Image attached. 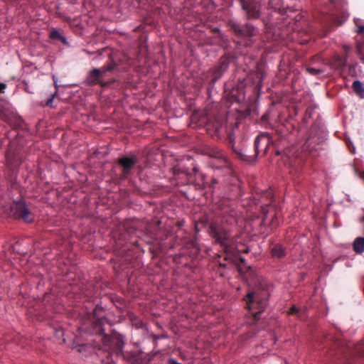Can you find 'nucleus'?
<instances>
[{
  "mask_svg": "<svg viewBox=\"0 0 364 364\" xmlns=\"http://www.w3.org/2000/svg\"><path fill=\"white\" fill-rule=\"evenodd\" d=\"M236 223V212L230 208L223 209L221 213V221L212 222L209 226V233L219 244L226 255L225 259H230L236 249L235 242L230 231L223 223L232 225Z\"/></svg>",
  "mask_w": 364,
  "mask_h": 364,
  "instance_id": "nucleus-1",
  "label": "nucleus"
},
{
  "mask_svg": "<svg viewBox=\"0 0 364 364\" xmlns=\"http://www.w3.org/2000/svg\"><path fill=\"white\" fill-rule=\"evenodd\" d=\"M321 139L310 132L309 137L302 146L301 152L308 151L311 154L314 151L320 149ZM283 161L289 169V174L294 178H299L303 173L304 165L306 161V154L300 153L299 150L292 148L288 150L283 157Z\"/></svg>",
  "mask_w": 364,
  "mask_h": 364,
  "instance_id": "nucleus-2",
  "label": "nucleus"
},
{
  "mask_svg": "<svg viewBox=\"0 0 364 364\" xmlns=\"http://www.w3.org/2000/svg\"><path fill=\"white\" fill-rule=\"evenodd\" d=\"M267 296L266 291H263L262 295L257 291H250L244 299L247 308L250 311H257L253 313V320L255 322L260 319V314L263 312L267 306Z\"/></svg>",
  "mask_w": 364,
  "mask_h": 364,
  "instance_id": "nucleus-3",
  "label": "nucleus"
},
{
  "mask_svg": "<svg viewBox=\"0 0 364 364\" xmlns=\"http://www.w3.org/2000/svg\"><path fill=\"white\" fill-rule=\"evenodd\" d=\"M228 26L230 30L238 38H251L257 35V28L250 23L240 24L234 20H229Z\"/></svg>",
  "mask_w": 364,
  "mask_h": 364,
  "instance_id": "nucleus-4",
  "label": "nucleus"
},
{
  "mask_svg": "<svg viewBox=\"0 0 364 364\" xmlns=\"http://www.w3.org/2000/svg\"><path fill=\"white\" fill-rule=\"evenodd\" d=\"M229 58L223 55L220 58L218 65L209 70L206 78H210L209 82L210 86H213L222 77L229 67Z\"/></svg>",
  "mask_w": 364,
  "mask_h": 364,
  "instance_id": "nucleus-5",
  "label": "nucleus"
},
{
  "mask_svg": "<svg viewBox=\"0 0 364 364\" xmlns=\"http://www.w3.org/2000/svg\"><path fill=\"white\" fill-rule=\"evenodd\" d=\"M203 151L205 155H207L213 159L210 162L213 167L220 168L228 165V159L221 149L216 147L208 146L206 147Z\"/></svg>",
  "mask_w": 364,
  "mask_h": 364,
  "instance_id": "nucleus-6",
  "label": "nucleus"
},
{
  "mask_svg": "<svg viewBox=\"0 0 364 364\" xmlns=\"http://www.w3.org/2000/svg\"><path fill=\"white\" fill-rule=\"evenodd\" d=\"M11 210L16 219H21L27 223H31L34 220L33 214L23 201L14 202L11 206Z\"/></svg>",
  "mask_w": 364,
  "mask_h": 364,
  "instance_id": "nucleus-7",
  "label": "nucleus"
},
{
  "mask_svg": "<svg viewBox=\"0 0 364 364\" xmlns=\"http://www.w3.org/2000/svg\"><path fill=\"white\" fill-rule=\"evenodd\" d=\"M244 11L247 20L257 19L260 17V5L255 0H237Z\"/></svg>",
  "mask_w": 364,
  "mask_h": 364,
  "instance_id": "nucleus-8",
  "label": "nucleus"
},
{
  "mask_svg": "<svg viewBox=\"0 0 364 364\" xmlns=\"http://www.w3.org/2000/svg\"><path fill=\"white\" fill-rule=\"evenodd\" d=\"M334 347H338V351L343 354H350L352 355H364V342L357 344L348 343L346 346L341 341H335Z\"/></svg>",
  "mask_w": 364,
  "mask_h": 364,
  "instance_id": "nucleus-9",
  "label": "nucleus"
},
{
  "mask_svg": "<svg viewBox=\"0 0 364 364\" xmlns=\"http://www.w3.org/2000/svg\"><path fill=\"white\" fill-rule=\"evenodd\" d=\"M112 80H105L100 76V70L97 68H93L90 70L85 80V84L87 86L93 87L99 85L102 87H106L112 83Z\"/></svg>",
  "mask_w": 364,
  "mask_h": 364,
  "instance_id": "nucleus-10",
  "label": "nucleus"
},
{
  "mask_svg": "<svg viewBox=\"0 0 364 364\" xmlns=\"http://www.w3.org/2000/svg\"><path fill=\"white\" fill-rule=\"evenodd\" d=\"M225 120L221 117H216L213 121H210L206 125L208 132L212 136H216L218 139L222 136L225 130Z\"/></svg>",
  "mask_w": 364,
  "mask_h": 364,
  "instance_id": "nucleus-11",
  "label": "nucleus"
},
{
  "mask_svg": "<svg viewBox=\"0 0 364 364\" xmlns=\"http://www.w3.org/2000/svg\"><path fill=\"white\" fill-rule=\"evenodd\" d=\"M137 163V159L135 156H123L118 160L119 165L122 167V178H127L130 175L132 169Z\"/></svg>",
  "mask_w": 364,
  "mask_h": 364,
  "instance_id": "nucleus-12",
  "label": "nucleus"
},
{
  "mask_svg": "<svg viewBox=\"0 0 364 364\" xmlns=\"http://www.w3.org/2000/svg\"><path fill=\"white\" fill-rule=\"evenodd\" d=\"M343 49L345 52L347 53L350 48L348 46H344ZM347 63V54L346 56L342 57L338 55H333L329 61L330 66L334 70H343Z\"/></svg>",
  "mask_w": 364,
  "mask_h": 364,
  "instance_id": "nucleus-13",
  "label": "nucleus"
},
{
  "mask_svg": "<svg viewBox=\"0 0 364 364\" xmlns=\"http://www.w3.org/2000/svg\"><path fill=\"white\" fill-rule=\"evenodd\" d=\"M269 6L270 9L278 11L282 16L294 11L292 6L284 4V0H269Z\"/></svg>",
  "mask_w": 364,
  "mask_h": 364,
  "instance_id": "nucleus-14",
  "label": "nucleus"
},
{
  "mask_svg": "<svg viewBox=\"0 0 364 364\" xmlns=\"http://www.w3.org/2000/svg\"><path fill=\"white\" fill-rule=\"evenodd\" d=\"M112 343L114 347V350L117 355H122L125 353L124 347L125 345V340L123 335L115 333L112 338Z\"/></svg>",
  "mask_w": 364,
  "mask_h": 364,
  "instance_id": "nucleus-15",
  "label": "nucleus"
},
{
  "mask_svg": "<svg viewBox=\"0 0 364 364\" xmlns=\"http://www.w3.org/2000/svg\"><path fill=\"white\" fill-rule=\"evenodd\" d=\"M122 356L127 364H142L143 354L140 351H125Z\"/></svg>",
  "mask_w": 364,
  "mask_h": 364,
  "instance_id": "nucleus-16",
  "label": "nucleus"
},
{
  "mask_svg": "<svg viewBox=\"0 0 364 364\" xmlns=\"http://www.w3.org/2000/svg\"><path fill=\"white\" fill-rule=\"evenodd\" d=\"M262 143L265 146V150L267 149L268 145L270 143V139L267 134H260L256 137L254 142V147L255 150V154H259V148L260 144Z\"/></svg>",
  "mask_w": 364,
  "mask_h": 364,
  "instance_id": "nucleus-17",
  "label": "nucleus"
},
{
  "mask_svg": "<svg viewBox=\"0 0 364 364\" xmlns=\"http://www.w3.org/2000/svg\"><path fill=\"white\" fill-rule=\"evenodd\" d=\"M229 97L233 101H241L243 99V89L239 86L233 87L229 93Z\"/></svg>",
  "mask_w": 364,
  "mask_h": 364,
  "instance_id": "nucleus-18",
  "label": "nucleus"
},
{
  "mask_svg": "<svg viewBox=\"0 0 364 364\" xmlns=\"http://www.w3.org/2000/svg\"><path fill=\"white\" fill-rule=\"evenodd\" d=\"M353 249L357 254L364 252V237H358L355 239L353 243Z\"/></svg>",
  "mask_w": 364,
  "mask_h": 364,
  "instance_id": "nucleus-19",
  "label": "nucleus"
},
{
  "mask_svg": "<svg viewBox=\"0 0 364 364\" xmlns=\"http://www.w3.org/2000/svg\"><path fill=\"white\" fill-rule=\"evenodd\" d=\"M117 66L114 61L112 60L108 65H105L100 68H97L100 70V76L103 79L107 75V73L112 72Z\"/></svg>",
  "mask_w": 364,
  "mask_h": 364,
  "instance_id": "nucleus-20",
  "label": "nucleus"
},
{
  "mask_svg": "<svg viewBox=\"0 0 364 364\" xmlns=\"http://www.w3.org/2000/svg\"><path fill=\"white\" fill-rule=\"evenodd\" d=\"M352 88L354 92L360 98H364V85L359 81L355 80L352 85Z\"/></svg>",
  "mask_w": 364,
  "mask_h": 364,
  "instance_id": "nucleus-21",
  "label": "nucleus"
},
{
  "mask_svg": "<svg viewBox=\"0 0 364 364\" xmlns=\"http://www.w3.org/2000/svg\"><path fill=\"white\" fill-rule=\"evenodd\" d=\"M271 253L273 257L278 258H281L285 255L284 248L279 245H274L271 250Z\"/></svg>",
  "mask_w": 364,
  "mask_h": 364,
  "instance_id": "nucleus-22",
  "label": "nucleus"
},
{
  "mask_svg": "<svg viewBox=\"0 0 364 364\" xmlns=\"http://www.w3.org/2000/svg\"><path fill=\"white\" fill-rule=\"evenodd\" d=\"M306 70L308 73H309L311 75H318L324 72L323 69L318 68H313L311 66H307L306 68Z\"/></svg>",
  "mask_w": 364,
  "mask_h": 364,
  "instance_id": "nucleus-23",
  "label": "nucleus"
},
{
  "mask_svg": "<svg viewBox=\"0 0 364 364\" xmlns=\"http://www.w3.org/2000/svg\"><path fill=\"white\" fill-rule=\"evenodd\" d=\"M355 23L358 28L357 32L358 33H363L364 32V21L360 19H355Z\"/></svg>",
  "mask_w": 364,
  "mask_h": 364,
  "instance_id": "nucleus-24",
  "label": "nucleus"
},
{
  "mask_svg": "<svg viewBox=\"0 0 364 364\" xmlns=\"http://www.w3.org/2000/svg\"><path fill=\"white\" fill-rule=\"evenodd\" d=\"M6 163L9 166L13 168L16 166L15 159L11 156L10 153L8 152L6 156Z\"/></svg>",
  "mask_w": 364,
  "mask_h": 364,
  "instance_id": "nucleus-25",
  "label": "nucleus"
},
{
  "mask_svg": "<svg viewBox=\"0 0 364 364\" xmlns=\"http://www.w3.org/2000/svg\"><path fill=\"white\" fill-rule=\"evenodd\" d=\"M50 37L54 39H59L61 41H65V38L62 36V35L56 30H53L50 33Z\"/></svg>",
  "mask_w": 364,
  "mask_h": 364,
  "instance_id": "nucleus-26",
  "label": "nucleus"
},
{
  "mask_svg": "<svg viewBox=\"0 0 364 364\" xmlns=\"http://www.w3.org/2000/svg\"><path fill=\"white\" fill-rule=\"evenodd\" d=\"M181 173H184L186 175H188L186 169H182L179 166L173 167V174L174 176L179 175Z\"/></svg>",
  "mask_w": 364,
  "mask_h": 364,
  "instance_id": "nucleus-27",
  "label": "nucleus"
},
{
  "mask_svg": "<svg viewBox=\"0 0 364 364\" xmlns=\"http://www.w3.org/2000/svg\"><path fill=\"white\" fill-rule=\"evenodd\" d=\"M229 139H230V144H232V147L233 151H235V153H236V154H237V155H238V156H239L242 159H244L245 155H244L242 153H241V151H238L237 149H235L234 148V145H233V142H232V135H231V134H230V135H229Z\"/></svg>",
  "mask_w": 364,
  "mask_h": 364,
  "instance_id": "nucleus-28",
  "label": "nucleus"
},
{
  "mask_svg": "<svg viewBox=\"0 0 364 364\" xmlns=\"http://www.w3.org/2000/svg\"><path fill=\"white\" fill-rule=\"evenodd\" d=\"M357 54L359 56L360 60L364 63V55H361V46H358L356 48Z\"/></svg>",
  "mask_w": 364,
  "mask_h": 364,
  "instance_id": "nucleus-29",
  "label": "nucleus"
},
{
  "mask_svg": "<svg viewBox=\"0 0 364 364\" xmlns=\"http://www.w3.org/2000/svg\"><path fill=\"white\" fill-rule=\"evenodd\" d=\"M55 94H56V92H55L54 94H53V95H51V97H50V98H49V99L46 102V103H45V105H46V106H51V105H52V103H53V99H54V97H55Z\"/></svg>",
  "mask_w": 364,
  "mask_h": 364,
  "instance_id": "nucleus-30",
  "label": "nucleus"
},
{
  "mask_svg": "<svg viewBox=\"0 0 364 364\" xmlns=\"http://www.w3.org/2000/svg\"><path fill=\"white\" fill-rule=\"evenodd\" d=\"M299 311V309L296 307L295 306H293L290 308L289 311V314H298Z\"/></svg>",
  "mask_w": 364,
  "mask_h": 364,
  "instance_id": "nucleus-31",
  "label": "nucleus"
},
{
  "mask_svg": "<svg viewBox=\"0 0 364 364\" xmlns=\"http://www.w3.org/2000/svg\"><path fill=\"white\" fill-rule=\"evenodd\" d=\"M6 88V85L5 83L0 82V93H4Z\"/></svg>",
  "mask_w": 364,
  "mask_h": 364,
  "instance_id": "nucleus-32",
  "label": "nucleus"
},
{
  "mask_svg": "<svg viewBox=\"0 0 364 364\" xmlns=\"http://www.w3.org/2000/svg\"><path fill=\"white\" fill-rule=\"evenodd\" d=\"M168 363L169 364H181L180 363H178V361H176L175 359L173 358H170L168 360Z\"/></svg>",
  "mask_w": 364,
  "mask_h": 364,
  "instance_id": "nucleus-33",
  "label": "nucleus"
},
{
  "mask_svg": "<svg viewBox=\"0 0 364 364\" xmlns=\"http://www.w3.org/2000/svg\"><path fill=\"white\" fill-rule=\"evenodd\" d=\"M212 183H213V184H216V183H218V181L216 179L213 178L212 180Z\"/></svg>",
  "mask_w": 364,
  "mask_h": 364,
  "instance_id": "nucleus-34",
  "label": "nucleus"
},
{
  "mask_svg": "<svg viewBox=\"0 0 364 364\" xmlns=\"http://www.w3.org/2000/svg\"><path fill=\"white\" fill-rule=\"evenodd\" d=\"M193 171H194L195 173H196V172H198V169L196 167H194V168H193Z\"/></svg>",
  "mask_w": 364,
  "mask_h": 364,
  "instance_id": "nucleus-35",
  "label": "nucleus"
},
{
  "mask_svg": "<svg viewBox=\"0 0 364 364\" xmlns=\"http://www.w3.org/2000/svg\"><path fill=\"white\" fill-rule=\"evenodd\" d=\"M360 177H362L363 178H364V172H362V173H360Z\"/></svg>",
  "mask_w": 364,
  "mask_h": 364,
  "instance_id": "nucleus-36",
  "label": "nucleus"
},
{
  "mask_svg": "<svg viewBox=\"0 0 364 364\" xmlns=\"http://www.w3.org/2000/svg\"><path fill=\"white\" fill-rule=\"evenodd\" d=\"M240 259L241 262H245V259L242 258V257H240Z\"/></svg>",
  "mask_w": 364,
  "mask_h": 364,
  "instance_id": "nucleus-37",
  "label": "nucleus"
},
{
  "mask_svg": "<svg viewBox=\"0 0 364 364\" xmlns=\"http://www.w3.org/2000/svg\"><path fill=\"white\" fill-rule=\"evenodd\" d=\"M353 65H350V67H349L350 72H351V69L353 68Z\"/></svg>",
  "mask_w": 364,
  "mask_h": 364,
  "instance_id": "nucleus-38",
  "label": "nucleus"
}]
</instances>
